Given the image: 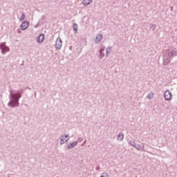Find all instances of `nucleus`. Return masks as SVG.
<instances>
[{"label":"nucleus","mask_w":177,"mask_h":177,"mask_svg":"<svg viewBox=\"0 0 177 177\" xmlns=\"http://www.w3.org/2000/svg\"><path fill=\"white\" fill-rule=\"evenodd\" d=\"M10 95L11 99H13V100H11L8 104L10 107H15V106L19 104V98L21 97V95L19 93L13 94L12 93H11Z\"/></svg>","instance_id":"1"},{"label":"nucleus","mask_w":177,"mask_h":177,"mask_svg":"<svg viewBox=\"0 0 177 177\" xmlns=\"http://www.w3.org/2000/svg\"><path fill=\"white\" fill-rule=\"evenodd\" d=\"M62 45H63V43L62 41V39L60 37H57L56 42H55V48L57 49H61Z\"/></svg>","instance_id":"2"},{"label":"nucleus","mask_w":177,"mask_h":177,"mask_svg":"<svg viewBox=\"0 0 177 177\" xmlns=\"http://www.w3.org/2000/svg\"><path fill=\"white\" fill-rule=\"evenodd\" d=\"M68 140V134H64L61 136L60 145H64Z\"/></svg>","instance_id":"3"},{"label":"nucleus","mask_w":177,"mask_h":177,"mask_svg":"<svg viewBox=\"0 0 177 177\" xmlns=\"http://www.w3.org/2000/svg\"><path fill=\"white\" fill-rule=\"evenodd\" d=\"M165 99L166 100H171V99H172V94L169 91H166L165 92Z\"/></svg>","instance_id":"4"},{"label":"nucleus","mask_w":177,"mask_h":177,"mask_svg":"<svg viewBox=\"0 0 177 177\" xmlns=\"http://www.w3.org/2000/svg\"><path fill=\"white\" fill-rule=\"evenodd\" d=\"M28 26H29L28 21H24L21 25V30H27V28H28Z\"/></svg>","instance_id":"5"},{"label":"nucleus","mask_w":177,"mask_h":177,"mask_svg":"<svg viewBox=\"0 0 177 177\" xmlns=\"http://www.w3.org/2000/svg\"><path fill=\"white\" fill-rule=\"evenodd\" d=\"M44 39H45V35L44 34H41L38 37L37 42L39 44H42V42H44Z\"/></svg>","instance_id":"6"},{"label":"nucleus","mask_w":177,"mask_h":177,"mask_svg":"<svg viewBox=\"0 0 177 177\" xmlns=\"http://www.w3.org/2000/svg\"><path fill=\"white\" fill-rule=\"evenodd\" d=\"M103 39V36L102 35H97L96 36V39L95 40V43L100 42L102 39Z\"/></svg>","instance_id":"7"},{"label":"nucleus","mask_w":177,"mask_h":177,"mask_svg":"<svg viewBox=\"0 0 177 177\" xmlns=\"http://www.w3.org/2000/svg\"><path fill=\"white\" fill-rule=\"evenodd\" d=\"M77 143H78V142L75 141V142H73L69 144L68 145V149H73V147H75V146H77Z\"/></svg>","instance_id":"8"},{"label":"nucleus","mask_w":177,"mask_h":177,"mask_svg":"<svg viewBox=\"0 0 177 177\" xmlns=\"http://www.w3.org/2000/svg\"><path fill=\"white\" fill-rule=\"evenodd\" d=\"M92 2V0H83V4H84L85 6L89 5Z\"/></svg>","instance_id":"9"},{"label":"nucleus","mask_w":177,"mask_h":177,"mask_svg":"<svg viewBox=\"0 0 177 177\" xmlns=\"http://www.w3.org/2000/svg\"><path fill=\"white\" fill-rule=\"evenodd\" d=\"M73 29H74L75 32H77V31H78V25H77V24H73Z\"/></svg>","instance_id":"10"},{"label":"nucleus","mask_w":177,"mask_h":177,"mask_svg":"<svg viewBox=\"0 0 177 177\" xmlns=\"http://www.w3.org/2000/svg\"><path fill=\"white\" fill-rule=\"evenodd\" d=\"M124 139V134H119L118 137V140H122Z\"/></svg>","instance_id":"11"},{"label":"nucleus","mask_w":177,"mask_h":177,"mask_svg":"<svg viewBox=\"0 0 177 177\" xmlns=\"http://www.w3.org/2000/svg\"><path fill=\"white\" fill-rule=\"evenodd\" d=\"M25 19H26V15L24 14H22L19 20H20V21H23V20H24Z\"/></svg>","instance_id":"12"},{"label":"nucleus","mask_w":177,"mask_h":177,"mask_svg":"<svg viewBox=\"0 0 177 177\" xmlns=\"http://www.w3.org/2000/svg\"><path fill=\"white\" fill-rule=\"evenodd\" d=\"M101 177H109V174H107L106 173H103Z\"/></svg>","instance_id":"13"},{"label":"nucleus","mask_w":177,"mask_h":177,"mask_svg":"<svg viewBox=\"0 0 177 177\" xmlns=\"http://www.w3.org/2000/svg\"><path fill=\"white\" fill-rule=\"evenodd\" d=\"M111 52V48H108L106 50V55H109V53H110Z\"/></svg>","instance_id":"14"},{"label":"nucleus","mask_w":177,"mask_h":177,"mask_svg":"<svg viewBox=\"0 0 177 177\" xmlns=\"http://www.w3.org/2000/svg\"><path fill=\"white\" fill-rule=\"evenodd\" d=\"M104 50V48H102L101 50H100V53H102V52Z\"/></svg>","instance_id":"15"}]
</instances>
